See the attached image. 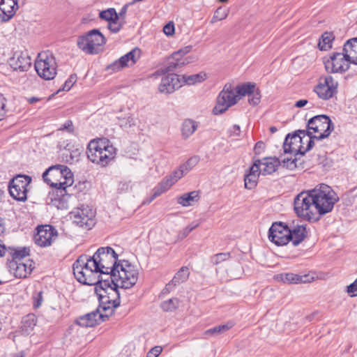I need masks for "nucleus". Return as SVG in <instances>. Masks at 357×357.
Masks as SVG:
<instances>
[{
    "label": "nucleus",
    "instance_id": "8fccbe9b",
    "mask_svg": "<svg viewBox=\"0 0 357 357\" xmlns=\"http://www.w3.org/2000/svg\"><path fill=\"white\" fill-rule=\"evenodd\" d=\"M76 81L77 75L75 74L71 75L69 77V78L65 82L62 90L66 91H69L72 88L73 84L76 82Z\"/></svg>",
    "mask_w": 357,
    "mask_h": 357
},
{
    "label": "nucleus",
    "instance_id": "7ed1b4c3",
    "mask_svg": "<svg viewBox=\"0 0 357 357\" xmlns=\"http://www.w3.org/2000/svg\"><path fill=\"white\" fill-rule=\"evenodd\" d=\"M29 250L26 248L16 249L12 247L6 248L9 271L16 278H25L33 269V261L27 259Z\"/></svg>",
    "mask_w": 357,
    "mask_h": 357
},
{
    "label": "nucleus",
    "instance_id": "4d7b16f0",
    "mask_svg": "<svg viewBox=\"0 0 357 357\" xmlns=\"http://www.w3.org/2000/svg\"><path fill=\"white\" fill-rule=\"evenodd\" d=\"M163 31L167 36H172L174 33V24L172 22L167 23L163 28Z\"/></svg>",
    "mask_w": 357,
    "mask_h": 357
},
{
    "label": "nucleus",
    "instance_id": "a19ab883",
    "mask_svg": "<svg viewBox=\"0 0 357 357\" xmlns=\"http://www.w3.org/2000/svg\"><path fill=\"white\" fill-rule=\"evenodd\" d=\"M138 119L132 115L126 117L119 118V124L121 128L126 129L131 128L137 126Z\"/></svg>",
    "mask_w": 357,
    "mask_h": 357
},
{
    "label": "nucleus",
    "instance_id": "5701e85b",
    "mask_svg": "<svg viewBox=\"0 0 357 357\" xmlns=\"http://www.w3.org/2000/svg\"><path fill=\"white\" fill-rule=\"evenodd\" d=\"M10 67L16 71H27L31 67V58L22 52H16L8 61Z\"/></svg>",
    "mask_w": 357,
    "mask_h": 357
},
{
    "label": "nucleus",
    "instance_id": "20e7f679",
    "mask_svg": "<svg viewBox=\"0 0 357 357\" xmlns=\"http://www.w3.org/2000/svg\"><path fill=\"white\" fill-rule=\"evenodd\" d=\"M88 158L101 167L107 166L116 155V149L106 138L91 140L87 146Z\"/></svg>",
    "mask_w": 357,
    "mask_h": 357
},
{
    "label": "nucleus",
    "instance_id": "473e14b6",
    "mask_svg": "<svg viewBox=\"0 0 357 357\" xmlns=\"http://www.w3.org/2000/svg\"><path fill=\"white\" fill-rule=\"evenodd\" d=\"M197 127L198 124L195 121L189 119L184 120L181 128L183 139L189 138L195 132Z\"/></svg>",
    "mask_w": 357,
    "mask_h": 357
},
{
    "label": "nucleus",
    "instance_id": "bb28decb",
    "mask_svg": "<svg viewBox=\"0 0 357 357\" xmlns=\"http://www.w3.org/2000/svg\"><path fill=\"white\" fill-rule=\"evenodd\" d=\"M280 163V160L277 158H264L261 160H255L254 162V164L258 165L259 172L264 176L275 172Z\"/></svg>",
    "mask_w": 357,
    "mask_h": 357
},
{
    "label": "nucleus",
    "instance_id": "bf43d9fd",
    "mask_svg": "<svg viewBox=\"0 0 357 357\" xmlns=\"http://www.w3.org/2000/svg\"><path fill=\"white\" fill-rule=\"evenodd\" d=\"M241 135V128L238 125H234L229 130V135L239 137Z\"/></svg>",
    "mask_w": 357,
    "mask_h": 357
},
{
    "label": "nucleus",
    "instance_id": "a18cd8bd",
    "mask_svg": "<svg viewBox=\"0 0 357 357\" xmlns=\"http://www.w3.org/2000/svg\"><path fill=\"white\" fill-rule=\"evenodd\" d=\"M230 258L229 252H223L215 255L212 257V262L213 264H218L222 261H225Z\"/></svg>",
    "mask_w": 357,
    "mask_h": 357
},
{
    "label": "nucleus",
    "instance_id": "f3484780",
    "mask_svg": "<svg viewBox=\"0 0 357 357\" xmlns=\"http://www.w3.org/2000/svg\"><path fill=\"white\" fill-rule=\"evenodd\" d=\"M290 236L291 229L282 222L273 223L268 231V239L278 246L287 245Z\"/></svg>",
    "mask_w": 357,
    "mask_h": 357
},
{
    "label": "nucleus",
    "instance_id": "a878e982",
    "mask_svg": "<svg viewBox=\"0 0 357 357\" xmlns=\"http://www.w3.org/2000/svg\"><path fill=\"white\" fill-rule=\"evenodd\" d=\"M109 317L108 314H102L99 310L88 313L84 316L80 317L77 321V324L82 327H93L103 321Z\"/></svg>",
    "mask_w": 357,
    "mask_h": 357
},
{
    "label": "nucleus",
    "instance_id": "f704fd0d",
    "mask_svg": "<svg viewBox=\"0 0 357 357\" xmlns=\"http://www.w3.org/2000/svg\"><path fill=\"white\" fill-rule=\"evenodd\" d=\"M189 275V268L187 266L181 267L176 273L172 281L167 284V287L169 288L172 285L176 286L180 283L184 282L188 280Z\"/></svg>",
    "mask_w": 357,
    "mask_h": 357
},
{
    "label": "nucleus",
    "instance_id": "393cba45",
    "mask_svg": "<svg viewBox=\"0 0 357 357\" xmlns=\"http://www.w3.org/2000/svg\"><path fill=\"white\" fill-rule=\"evenodd\" d=\"M301 134L296 132L293 135H287L285 138L283 149L285 153H297L303 155L304 152H302L301 146L299 145L302 142Z\"/></svg>",
    "mask_w": 357,
    "mask_h": 357
},
{
    "label": "nucleus",
    "instance_id": "e2e57ef3",
    "mask_svg": "<svg viewBox=\"0 0 357 357\" xmlns=\"http://www.w3.org/2000/svg\"><path fill=\"white\" fill-rule=\"evenodd\" d=\"M234 326V324L232 322H228L225 324L218 326L220 334L225 333L231 328Z\"/></svg>",
    "mask_w": 357,
    "mask_h": 357
},
{
    "label": "nucleus",
    "instance_id": "13d9d810",
    "mask_svg": "<svg viewBox=\"0 0 357 357\" xmlns=\"http://www.w3.org/2000/svg\"><path fill=\"white\" fill-rule=\"evenodd\" d=\"M347 292L351 296H357V279L350 285L347 286Z\"/></svg>",
    "mask_w": 357,
    "mask_h": 357
},
{
    "label": "nucleus",
    "instance_id": "ea45409f",
    "mask_svg": "<svg viewBox=\"0 0 357 357\" xmlns=\"http://www.w3.org/2000/svg\"><path fill=\"white\" fill-rule=\"evenodd\" d=\"M199 162V156L195 155L189 158L184 164L179 166L176 170H182L183 176L195 167Z\"/></svg>",
    "mask_w": 357,
    "mask_h": 357
},
{
    "label": "nucleus",
    "instance_id": "864d4df0",
    "mask_svg": "<svg viewBox=\"0 0 357 357\" xmlns=\"http://www.w3.org/2000/svg\"><path fill=\"white\" fill-rule=\"evenodd\" d=\"M6 98L0 94V121L3 119L6 114Z\"/></svg>",
    "mask_w": 357,
    "mask_h": 357
},
{
    "label": "nucleus",
    "instance_id": "39448f33",
    "mask_svg": "<svg viewBox=\"0 0 357 357\" xmlns=\"http://www.w3.org/2000/svg\"><path fill=\"white\" fill-rule=\"evenodd\" d=\"M115 270L117 271L113 272L107 279L113 282L116 287L130 289L137 282L138 271L128 261H119Z\"/></svg>",
    "mask_w": 357,
    "mask_h": 357
},
{
    "label": "nucleus",
    "instance_id": "423d86ee",
    "mask_svg": "<svg viewBox=\"0 0 357 357\" xmlns=\"http://www.w3.org/2000/svg\"><path fill=\"white\" fill-rule=\"evenodd\" d=\"M294 205L296 213L302 219L312 222L319 220L311 190L300 192L294 198Z\"/></svg>",
    "mask_w": 357,
    "mask_h": 357
},
{
    "label": "nucleus",
    "instance_id": "6e6d98bb",
    "mask_svg": "<svg viewBox=\"0 0 357 357\" xmlns=\"http://www.w3.org/2000/svg\"><path fill=\"white\" fill-rule=\"evenodd\" d=\"M252 97L249 98V103L253 105H257L259 103L261 99V95L259 90L255 91V92L252 94Z\"/></svg>",
    "mask_w": 357,
    "mask_h": 357
},
{
    "label": "nucleus",
    "instance_id": "f8f14e48",
    "mask_svg": "<svg viewBox=\"0 0 357 357\" xmlns=\"http://www.w3.org/2000/svg\"><path fill=\"white\" fill-rule=\"evenodd\" d=\"M240 98L231 84H226L217 98V103L213 112L214 114H221L230 107L237 103Z\"/></svg>",
    "mask_w": 357,
    "mask_h": 357
},
{
    "label": "nucleus",
    "instance_id": "c85d7f7f",
    "mask_svg": "<svg viewBox=\"0 0 357 357\" xmlns=\"http://www.w3.org/2000/svg\"><path fill=\"white\" fill-rule=\"evenodd\" d=\"M17 9V0H0V17L3 21L11 19Z\"/></svg>",
    "mask_w": 357,
    "mask_h": 357
},
{
    "label": "nucleus",
    "instance_id": "6e6552de",
    "mask_svg": "<svg viewBox=\"0 0 357 357\" xmlns=\"http://www.w3.org/2000/svg\"><path fill=\"white\" fill-rule=\"evenodd\" d=\"M97 261L98 269L100 276L108 278V276L113 274L116 270L119 261L118 255L110 247H101L92 256Z\"/></svg>",
    "mask_w": 357,
    "mask_h": 357
},
{
    "label": "nucleus",
    "instance_id": "338daca9",
    "mask_svg": "<svg viewBox=\"0 0 357 357\" xmlns=\"http://www.w3.org/2000/svg\"><path fill=\"white\" fill-rule=\"evenodd\" d=\"M193 230V227H186L184 228L180 234L181 238H185Z\"/></svg>",
    "mask_w": 357,
    "mask_h": 357
},
{
    "label": "nucleus",
    "instance_id": "72a5a7b5",
    "mask_svg": "<svg viewBox=\"0 0 357 357\" xmlns=\"http://www.w3.org/2000/svg\"><path fill=\"white\" fill-rule=\"evenodd\" d=\"M198 200L199 193L197 191L185 193L177 197V203L185 207L193 205L194 203L198 202Z\"/></svg>",
    "mask_w": 357,
    "mask_h": 357
},
{
    "label": "nucleus",
    "instance_id": "9b49d317",
    "mask_svg": "<svg viewBox=\"0 0 357 357\" xmlns=\"http://www.w3.org/2000/svg\"><path fill=\"white\" fill-rule=\"evenodd\" d=\"M334 129V125L326 115H317L311 118L307 123V131L316 135L315 138L321 140L328 137Z\"/></svg>",
    "mask_w": 357,
    "mask_h": 357
},
{
    "label": "nucleus",
    "instance_id": "680f3d73",
    "mask_svg": "<svg viewBox=\"0 0 357 357\" xmlns=\"http://www.w3.org/2000/svg\"><path fill=\"white\" fill-rule=\"evenodd\" d=\"M218 334H220V332L218 326L206 330L204 333L205 337L217 335Z\"/></svg>",
    "mask_w": 357,
    "mask_h": 357
},
{
    "label": "nucleus",
    "instance_id": "c9c22d12",
    "mask_svg": "<svg viewBox=\"0 0 357 357\" xmlns=\"http://www.w3.org/2000/svg\"><path fill=\"white\" fill-rule=\"evenodd\" d=\"M37 318L33 314H29L23 318L22 331L26 334L30 333L36 325Z\"/></svg>",
    "mask_w": 357,
    "mask_h": 357
},
{
    "label": "nucleus",
    "instance_id": "603ef678",
    "mask_svg": "<svg viewBox=\"0 0 357 357\" xmlns=\"http://www.w3.org/2000/svg\"><path fill=\"white\" fill-rule=\"evenodd\" d=\"M191 50H192V46H190V45L184 47L180 49L178 51L174 52L172 54V59H176V57L183 56L187 54L188 53H189L191 51Z\"/></svg>",
    "mask_w": 357,
    "mask_h": 357
},
{
    "label": "nucleus",
    "instance_id": "7c9ffc66",
    "mask_svg": "<svg viewBox=\"0 0 357 357\" xmlns=\"http://www.w3.org/2000/svg\"><path fill=\"white\" fill-rule=\"evenodd\" d=\"M259 167L257 164H253L250 168L249 173L245 174L244 181L246 188L252 189L257 185L259 176L261 174L259 172Z\"/></svg>",
    "mask_w": 357,
    "mask_h": 357
},
{
    "label": "nucleus",
    "instance_id": "f03ea898",
    "mask_svg": "<svg viewBox=\"0 0 357 357\" xmlns=\"http://www.w3.org/2000/svg\"><path fill=\"white\" fill-rule=\"evenodd\" d=\"M96 263L93 257L81 255L73 264V274L80 283L96 286L100 284V288L107 287L108 281L104 280L105 278L100 276ZM98 289L102 291L101 289Z\"/></svg>",
    "mask_w": 357,
    "mask_h": 357
},
{
    "label": "nucleus",
    "instance_id": "5fc2aeb1",
    "mask_svg": "<svg viewBox=\"0 0 357 357\" xmlns=\"http://www.w3.org/2000/svg\"><path fill=\"white\" fill-rule=\"evenodd\" d=\"M162 351V347L161 346H155L148 351L146 357H158Z\"/></svg>",
    "mask_w": 357,
    "mask_h": 357
},
{
    "label": "nucleus",
    "instance_id": "2eb2a0df",
    "mask_svg": "<svg viewBox=\"0 0 357 357\" xmlns=\"http://www.w3.org/2000/svg\"><path fill=\"white\" fill-rule=\"evenodd\" d=\"M31 181V177L26 175L20 174L13 178L9 184L10 196L17 201H25L27 198V188Z\"/></svg>",
    "mask_w": 357,
    "mask_h": 357
},
{
    "label": "nucleus",
    "instance_id": "0e129e2a",
    "mask_svg": "<svg viewBox=\"0 0 357 357\" xmlns=\"http://www.w3.org/2000/svg\"><path fill=\"white\" fill-rule=\"evenodd\" d=\"M61 130H66L69 132H73V122L70 120L66 121L64 123V124L63 125L62 128H61Z\"/></svg>",
    "mask_w": 357,
    "mask_h": 357
},
{
    "label": "nucleus",
    "instance_id": "2f4dec72",
    "mask_svg": "<svg viewBox=\"0 0 357 357\" xmlns=\"http://www.w3.org/2000/svg\"><path fill=\"white\" fill-rule=\"evenodd\" d=\"M307 231L303 225H297L291 229V236H289L294 245L296 246L301 243L306 237Z\"/></svg>",
    "mask_w": 357,
    "mask_h": 357
},
{
    "label": "nucleus",
    "instance_id": "c03bdc74",
    "mask_svg": "<svg viewBox=\"0 0 357 357\" xmlns=\"http://www.w3.org/2000/svg\"><path fill=\"white\" fill-rule=\"evenodd\" d=\"M298 132H299L300 134H302L303 136L307 135L310 137L307 149L304 151H302V152H304V153H305L307 151L310 150L313 147V146H314L313 139H316L314 137L316 135L313 134V132L312 131H305L304 130H298Z\"/></svg>",
    "mask_w": 357,
    "mask_h": 357
},
{
    "label": "nucleus",
    "instance_id": "ddd939ff",
    "mask_svg": "<svg viewBox=\"0 0 357 357\" xmlns=\"http://www.w3.org/2000/svg\"><path fill=\"white\" fill-rule=\"evenodd\" d=\"M105 38L98 29H93L77 40L80 50L87 54L97 53V47L105 43Z\"/></svg>",
    "mask_w": 357,
    "mask_h": 357
},
{
    "label": "nucleus",
    "instance_id": "1a4fd4ad",
    "mask_svg": "<svg viewBox=\"0 0 357 357\" xmlns=\"http://www.w3.org/2000/svg\"><path fill=\"white\" fill-rule=\"evenodd\" d=\"M104 280L108 281V286L102 287V291H99L98 289H100V284H98L95 287V292L98 297L100 307L104 312L108 311V314H111L114 309L120 305V294L118 291L119 287H116L109 279L105 278Z\"/></svg>",
    "mask_w": 357,
    "mask_h": 357
},
{
    "label": "nucleus",
    "instance_id": "9d476101",
    "mask_svg": "<svg viewBox=\"0 0 357 357\" xmlns=\"http://www.w3.org/2000/svg\"><path fill=\"white\" fill-rule=\"evenodd\" d=\"M35 69L43 79L46 80L54 79L56 75V63L54 57L48 52L38 54L35 62Z\"/></svg>",
    "mask_w": 357,
    "mask_h": 357
},
{
    "label": "nucleus",
    "instance_id": "3c124183",
    "mask_svg": "<svg viewBox=\"0 0 357 357\" xmlns=\"http://www.w3.org/2000/svg\"><path fill=\"white\" fill-rule=\"evenodd\" d=\"M127 10H128V5H124L120 10L119 13H117V18H118L117 22L121 24V28L123 27V26L125 24V15L127 13Z\"/></svg>",
    "mask_w": 357,
    "mask_h": 357
},
{
    "label": "nucleus",
    "instance_id": "a211bd4d",
    "mask_svg": "<svg viewBox=\"0 0 357 357\" xmlns=\"http://www.w3.org/2000/svg\"><path fill=\"white\" fill-rule=\"evenodd\" d=\"M350 60L344 52L333 53L325 62L326 70L329 73L345 72L349 68Z\"/></svg>",
    "mask_w": 357,
    "mask_h": 357
},
{
    "label": "nucleus",
    "instance_id": "4be33fe9",
    "mask_svg": "<svg viewBox=\"0 0 357 357\" xmlns=\"http://www.w3.org/2000/svg\"><path fill=\"white\" fill-rule=\"evenodd\" d=\"M183 86V82L179 76L174 73H170L163 77L158 86L160 93H172Z\"/></svg>",
    "mask_w": 357,
    "mask_h": 357
},
{
    "label": "nucleus",
    "instance_id": "4c0bfd02",
    "mask_svg": "<svg viewBox=\"0 0 357 357\" xmlns=\"http://www.w3.org/2000/svg\"><path fill=\"white\" fill-rule=\"evenodd\" d=\"M256 85L255 83L248 82L241 85H238L234 89L237 96H245L246 95L250 96L255 91Z\"/></svg>",
    "mask_w": 357,
    "mask_h": 357
},
{
    "label": "nucleus",
    "instance_id": "f257e3e1",
    "mask_svg": "<svg viewBox=\"0 0 357 357\" xmlns=\"http://www.w3.org/2000/svg\"><path fill=\"white\" fill-rule=\"evenodd\" d=\"M43 178L47 184L54 188L50 192L52 205L58 208H67L69 195L66 188L74 183L70 169L65 165L52 166L43 174Z\"/></svg>",
    "mask_w": 357,
    "mask_h": 357
},
{
    "label": "nucleus",
    "instance_id": "69168bd1",
    "mask_svg": "<svg viewBox=\"0 0 357 357\" xmlns=\"http://www.w3.org/2000/svg\"><path fill=\"white\" fill-rule=\"evenodd\" d=\"M265 145L262 142H258L255 146V151L256 154H260L264 149Z\"/></svg>",
    "mask_w": 357,
    "mask_h": 357
},
{
    "label": "nucleus",
    "instance_id": "cd10ccee",
    "mask_svg": "<svg viewBox=\"0 0 357 357\" xmlns=\"http://www.w3.org/2000/svg\"><path fill=\"white\" fill-rule=\"evenodd\" d=\"M274 278L278 282L287 284L307 283L314 280V278L309 275H299L291 273L278 274Z\"/></svg>",
    "mask_w": 357,
    "mask_h": 357
},
{
    "label": "nucleus",
    "instance_id": "37998d69",
    "mask_svg": "<svg viewBox=\"0 0 357 357\" xmlns=\"http://www.w3.org/2000/svg\"><path fill=\"white\" fill-rule=\"evenodd\" d=\"M179 301L176 298H170L161 303V307L164 311L170 312L175 310L178 306Z\"/></svg>",
    "mask_w": 357,
    "mask_h": 357
},
{
    "label": "nucleus",
    "instance_id": "052dcab7",
    "mask_svg": "<svg viewBox=\"0 0 357 357\" xmlns=\"http://www.w3.org/2000/svg\"><path fill=\"white\" fill-rule=\"evenodd\" d=\"M234 269L236 271V272H231V278H238L242 275V267L239 264H235L234 266Z\"/></svg>",
    "mask_w": 357,
    "mask_h": 357
},
{
    "label": "nucleus",
    "instance_id": "09e8293b",
    "mask_svg": "<svg viewBox=\"0 0 357 357\" xmlns=\"http://www.w3.org/2000/svg\"><path fill=\"white\" fill-rule=\"evenodd\" d=\"M296 161L297 159L296 158L294 159L292 158H284L282 162L284 167L289 169H293L297 167Z\"/></svg>",
    "mask_w": 357,
    "mask_h": 357
},
{
    "label": "nucleus",
    "instance_id": "de8ad7c7",
    "mask_svg": "<svg viewBox=\"0 0 357 357\" xmlns=\"http://www.w3.org/2000/svg\"><path fill=\"white\" fill-rule=\"evenodd\" d=\"M177 60H174L172 57L169 59L167 66L162 69V73H166L174 71L175 69L178 68Z\"/></svg>",
    "mask_w": 357,
    "mask_h": 357
},
{
    "label": "nucleus",
    "instance_id": "6ab92c4d",
    "mask_svg": "<svg viewBox=\"0 0 357 357\" xmlns=\"http://www.w3.org/2000/svg\"><path fill=\"white\" fill-rule=\"evenodd\" d=\"M182 177V170H174L169 175L164 177L153 188V195L149 202H151L154 199L167 192Z\"/></svg>",
    "mask_w": 357,
    "mask_h": 357
},
{
    "label": "nucleus",
    "instance_id": "412c9836",
    "mask_svg": "<svg viewBox=\"0 0 357 357\" xmlns=\"http://www.w3.org/2000/svg\"><path fill=\"white\" fill-rule=\"evenodd\" d=\"M141 51L135 48L107 66V70L119 71L125 67L133 66L140 58Z\"/></svg>",
    "mask_w": 357,
    "mask_h": 357
},
{
    "label": "nucleus",
    "instance_id": "58836bf2",
    "mask_svg": "<svg viewBox=\"0 0 357 357\" xmlns=\"http://www.w3.org/2000/svg\"><path fill=\"white\" fill-rule=\"evenodd\" d=\"M335 39L333 33L325 32L322 34L318 46L321 50H328L332 47V42Z\"/></svg>",
    "mask_w": 357,
    "mask_h": 357
},
{
    "label": "nucleus",
    "instance_id": "aec40b11",
    "mask_svg": "<svg viewBox=\"0 0 357 357\" xmlns=\"http://www.w3.org/2000/svg\"><path fill=\"white\" fill-rule=\"evenodd\" d=\"M57 237L56 230L51 225H40L37 227V234L34 236L36 243L40 247H47Z\"/></svg>",
    "mask_w": 357,
    "mask_h": 357
},
{
    "label": "nucleus",
    "instance_id": "e433bc0d",
    "mask_svg": "<svg viewBox=\"0 0 357 357\" xmlns=\"http://www.w3.org/2000/svg\"><path fill=\"white\" fill-rule=\"evenodd\" d=\"M206 77V75L205 73H200L190 75H184L182 76V77L180 78L181 79V82H183V85L184 84L192 85L203 82L205 80Z\"/></svg>",
    "mask_w": 357,
    "mask_h": 357
},
{
    "label": "nucleus",
    "instance_id": "0eeeda50",
    "mask_svg": "<svg viewBox=\"0 0 357 357\" xmlns=\"http://www.w3.org/2000/svg\"><path fill=\"white\" fill-rule=\"evenodd\" d=\"M313 199L320 217L331 212L339 197L328 185L320 184L311 190Z\"/></svg>",
    "mask_w": 357,
    "mask_h": 357
},
{
    "label": "nucleus",
    "instance_id": "4468645a",
    "mask_svg": "<svg viewBox=\"0 0 357 357\" xmlns=\"http://www.w3.org/2000/svg\"><path fill=\"white\" fill-rule=\"evenodd\" d=\"M73 222L80 227L91 229L95 225V211L89 206H81L70 213Z\"/></svg>",
    "mask_w": 357,
    "mask_h": 357
},
{
    "label": "nucleus",
    "instance_id": "dca6fc26",
    "mask_svg": "<svg viewBox=\"0 0 357 357\" xmlns=\"http://www.w3.org/2000/svg\"><path fill=\"white\" fill-rule=\"evenodd\" d=\"M338 83L332 76L321 77L319 83L314 87L313 91L318 97L326 100L333 98L337 92Z\"/></svg>",
    "mask_w": 357,
    "mask_h": 357
},
{
    "label": "nucleus",
    "instance_id": "49530a36",
    "mask_svg": "<svg viewBox=\"0 0 357 357\" xmlns=\"http://www.w3.org/2000/svg\"><path fill=\"white\" fill-rule=\"evenodd\" d=\"M32 298L34 308L40 307L43 302V291L34 292Z\"/></svg>",
    "mask_w": 357,
    "mask_h": 357
},
{
    "label": "nucleus",
    "instance_id": "774afa93",
    "mask_svg": "<svg viewBox=\"0 0 357 357\" xmlns=\"http://www.w3.org/2000/svg\"><path fill=\"white\" fill-rule=\"evenodd\" d=\"M174 60H177L178 63H176V65H178V68H181L184 65L190 63V61L188 58L181 59L180 57H176V59H174Z\"/></svg>",
    "mask_w": 357,
    "mask_h": 357
},
{
    "label": "nucleus",
    "instance_id": "79ce46f5",
    "mask_svg": "<svg viewBox=\"0 0 357 357\" xmlns=\"http://www.w3.org/2000/svg\"><path fill=\"white\" fill-rule=\"evenodd\" d=\"M229 10L222 7H219L215 11V13L211 20V24H214L218 21H221L227 18L229 14Z\"/></svg>",
    "mask_w": 357,
    "mask_h": 357
},
{
    "label": "nucleus",
    "instance_id": "c756f323",
    "mask_svg": "<svg viewBox=\"0 0 357 357\" xmlns=\"http://www.w3.org/2000/svg\"><path fill=\"white\" fill-rule=\"evenodd\" d=\"M343 52L351 63L357 65V38L348 40L344 45Z\"/></svg>",
    "mask_w": 357,
    "mask_h": 357
},
{
    "label": "nucleus",
    "instance_id": "b1692460",
    "mask_svg": "<svg viewBox=\"0 0 357 357\" xmlns=\"http://www.w3.org/2000/svg\"><path fill=\"white\" fill-rule=\"evenodd\" d=\"M99 18L108 23L107 28L111 32L116 33L121 29V24L117 22V13L115 8H109L100 11L99 13Z\"/></svg>",
    "mask_w": 357,
    "mask_h": 357
}]
</instances>
